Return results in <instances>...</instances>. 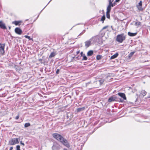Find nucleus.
Returning a JSON list of instances; mask_svg holds the SVG:
<instances>
[{"label":"nucleus","mask_w":150,"mask_h":150,"mask_svg":"<svg viewBox=\"0 0 150 150\" xmlns=\"http://www.w3.org/2000/svg\"><path fill=\"white\" fill-rule=\"evenodd\" d=\"M46 7V6H45V7H44V8H45Z\"/></svg>","instance_id":"nucleus-47"},{"label":"nucleus","mask_w":150,"mask_h":150,"mask_svg":"<svg viewBox=\"0 0 150 150\" xmlns=\"http://www.w3.org/2000/svg\"><path fill=\"white\" fill-rule=\"evenodd\" d=\"M53 136L54 138L59 141L66 147H69L70 146V144L68 141L66 139H64L60 134L57 133H55L53 134Z\"/></svg>","instance_id":"nucleus-1"},{"label":"nucleus","mask_w":150,"mask_h":150,"mask_svg":"<svg viewBox=\"0 0 150 150\" xmlns=\"http://www.w3.org/2000/svg\"><path fill=\"white\" fill-rule=\"evenodd\" d=\"M52 149H53V150H54V145L52 147Z\"/></svg>","instance_id":"nucleus-39"},{"label":"nucleus","mask_w":150,"mask_h":150,"mask_svg":"<svg viewBox=\"0 0 150 150\" xmlns=\"http://www.w3.org/2000/svg\"><path fill=\"white\" fill-rule=\"evenodd\" d=\"M104 80L103 79H101L99 81L100 83V85L102 84L104 82Z\"/></svg>","instance_id":"nucleus-23"},{"label":"nucleus","mask_w":150,"mask_h":150,"mask_svg":"<svg viewBox=\"0 0 150 150\" xmlns=\"http://www.w3.org/2000/svg\"><path fill=\"white\" fill-rule=\"evenodd\" d=\"M91 38H92V40H93V42L94 43L100 44L99 42V38L98 37L96 36L93 37Z\"/></svg>","instance_id":"nucleus-6"},{"label":"nucleus","mask_w":150,"mask_h":150,"mask_svg":"<svg viewBox=\"0 0 150 150\" xmlns=\"http://www.w3.org/2000/svg\"><path fill=\"white\" fill-rule=\"evenodd\" d=\"M108 27V26H104L102 30H104V29H105L107 28Z\"/></svg>","instance_id":"nucleus-33"},{"label":"nucleus","mask_w":150,"mask_h":150,"mask_svg":"<svg viewBox=\"0 0 150 150\" xmlns=\"http://www.w3.org/2000/svg\"><path fill=\"white\" fill-rule=\"evenodd\" d=\"M96 58L98 60L100 59L101 58L100 56V55H97L96 57Z\"/></svg>","instance_id":"nucleus-30"},{"label":"nucleus","mask_w":150,"mask_h":150,"mask_svg":"<svg viewBox=\"0 0 150 150\" xmlns=\"http://www.w3.org/2000/svg\"><path fill=\"white\" fill-rule=\"evenodd\" d=\"M117 97L116 96L111 97L108 99V101L111 102L113 101H117Z\"/></svg>","instance_id":"nucleus-8"},{"label":"nucleus","mask_w":150,"mask_h":150,"mask_svg":"<svg viewBox=\"0 0 150 150\" xmlns=\"http://www.w3.org/2000/svg\"><path fill=\"white\" fill-rule=\"evenodd\" d=\"M118 94L119 96L122 98L123 99H122L120 98H119V100H120V102H122L123 101V100L126 99V98L125 94L124 93H118Z\"/></svg>","instance_id":"nucleus-5"},{"label":"nucleus","mask_w":150,"mask_h":150,"mask_svg":"<svg viewBox=\"0 0 150 150\" xmlns=\"http://www.w3.org/2000/svg\"><path fill=\"white\" fill-rule=\"evenodd\" d=\"M30 125V123H26L25 124L24 127H28Z\"/></svg>","instance_id":"nucleus-22"},{"label":"nucleus","mask_w":150,"mask_h":150,"mask_svg":"<svg viewBox=\"0 0 150 150\" xmlns=\"http://www.w3.org/2000/svg\"><path fill=\"white\" fill-rule=\"evenodd\" d=\"M40 60L41 61V60H40Z\"/></svg>","instance_id":"nucleus-54"},{"label":"nucleus","mask_w":150,"mask_h":150,"mask_svg":"<svg viewBox=\"0 0 150 150\" xmlns=\"http://www.w3.org/2000/svg\"><path fill=\"white\" fill-rule=\"evenodd\" d=\"M142 2L141 1H140L138 5H137V7L139 11H142L143 10V9L142 8Z\"/></svg>","instance_id":"nucleus-9"},{"label":"nucleus","mask_w":150,"mask_h":150,"mask_svg":"<svg viewBox=\"0 0 150 150\" xmlns=\"http://www.w3.org/2000/svg\"><path fill=\"white\" fill-rule=\"evenodd\" d=\"M85 32V30H83L82 32V33H81L79 34V35H82Z\"/></svg>","instance_id":"nucleus-32"},{"label":"nucleus","mask_w":150,"mask_h":150,"mask_svg":"<svg viewBox=\"0 0 150 150\" xmlns=\"http://www.w3.org/2000/svg\"><path fill=\"white\" fill-rule=\"evenodd\" d=\"M118 55V53H116L115 54L112 55L110 57L111 59H113L116 58Z\"/></svg>","instance_id":"nucleus-14"},{"label":"nucleus","mask_w":150,"mask_h":150,"mask_svg":"<svg viewBox=\"0 0 150 150\" xmlns=\"http://www.w3.org/2000/svg\"><path fill=\"white\" fill-rule=\"evenodd\" d=\"M16 150H21L19 145H18L16 146Z\"/></svg>","instance_id":"nucleus-29"},{"label":"nucleus","mask_w":150,"mask_h":150,"mask_svg":"<svg viewBox=\"0 0 150 150\" xmlns=\"http://www.w3.org/2000/svg\"><path fill=\"white\" fill-rule=\"evenodd\" d=\"M79 51H78L76 52V54H78L79 53Z\"/></svg>","instance_id":"nucleus-40"},{"label":"nucleus","mask_w":150,"mask_h":150,"mask_svg":"<svg viewBox=\"0 0 150 150\" xmlns=\"http://www.w3.org/2000/svg\"><path fill=\"white\" fill-rule=\"evenodd\" d=\"M24 37H25V38L28 39L29 40H33L32 38H30V37L28 35H25L24 36Z\"/></svg>","instance_id":"nucleus-21"},{"label":"nucleus","mask_w":150,"mask_h":150,"mask_svg":"<svg viewBox=\"0 0 150 150\" xmlns=\"http://www.w3.org/2000/svg\"><path fill=\"white\" fill-rule=\"evenodd\" d=\"M56 54V52H51L49 56V58H51L54 57Z\"/></svg>","instance_id":"nucleus-13"},{"label":"nucleus","mask_w":150,"mask_h":150,"mask_svg":"<svg viewBox=\"0 0 150 150\" xmlns=\"http://www.w3.org/2000/svg\"><path fill=\"white\" fill-rule=\"evenodd\" d=\"M111 27L112 28V26H111Z\"/></svg>","instance_id":"nucleus-52"},{"label":"nucleus","mask_w":150,"mask_h":150,"mask_svg":"<svg viewBox=\"0 0 150 150\" xmlns=\"http://www.w3.org/2000/svg\"><path fill=\"white\" fill-rule=\"evenodd\" d=\"M125 35L123 33H122L117 35L116 41L119 43H122L125 40Z\"/></svg>","instance_id":"nucleus-2"},{"label":"nucleus","mask_w":150,"mask_h":150,"mask_svg":"<svg viewBox=\"0 0 150 150\" xmlns=\"http://www.w3.org/2000/svg\"><path fill=\"white\" fill-rule=\"evenodd\" d=\"M46 7V6H45V7H44V8H45Z\"/></svg>","instance_id":"nucleus-44"},{"label":"nucleus","mask_w":150,"mask_h":150,"mask_svg":"<svg viewBox=\"0 0 150 150\" xmlns=\"http://www.w3.org/2000/svg\"><path fill=\"white\" fill-rule=\"evenodd\" d=\"M64 150H67V149H64Z\"/></svg>","instance_id":"nucleus-43"},{"label":"nucleus","mask_w":150,"mask_h":150,"mask_svg":"<svg viewBox=\"0 0 150 150\" xmlns=\"http://www.w3.org/2000/svg\"><path fill=\"white\" fill-rule=\"evenodd\" d=\"M48 4H47V5H46V6H47V5Z\"/></svg>","instance_id":"nucleus-50"},{"label":"nucleus","mask_w":150,"mask_h":150,"mask_svg":"<svg viewBox=\"0 0 150 150\" xmlns=\"http://www.w3.org/2000/svg\"><path fill=\"white\" fill-rule=\"evenodd\" d=\"M141 94L144 96L146 95V92L144 90H142L141 91Z\"/></svg>","instance_id":"nucleus-18"},{"label":"nucleus","mask_w":150,"mask_h":150,"mask_svg":"<svg viewBox=\"0 0 150 150\" xmlns=\"http://www.w3.org/2000/svg\"><path fill=\"white\" fill-rule=\"evenodd\" d=\"M137 33H133L130 32H129L128 33V35L130 36H135L137 35Z\"/></svg>","instance_id":"nucleus-15"},{"label":"nucleus","mask_w":150,"mask_h":150,"mask_svg":"<svg viewBox=\"0 0 150 150\" xmlns=\"http://www.w3.org/2000/svg\"><path fill=\"white\" fill-rule=\"evenodd\" d=\"M28 19H27V20H25V21H28Z\"/></svg>","instance_id":"nucleus-48"},{"label":"nucleus","mask_w":150,"mask_h":150,"mask_svg":"<svg viewBox=\"0 0 150 150\" xmlns=\"http://www.w3.org/2000/svg\"><path fill=\"white\" fill-rule=\"evenodd\" d=\"M135 53V52H130L128 55L129 57L130 58L132 57L133 54Z\"/></svg>","instance_id":"nucleus-19"},{"label":"nucleus","mask_w":150,"mask_h":150,"mask_svg":"<svg viewBox=\"0 0 150 150\" xmlns=\"http://www.w3.org/2000/svg\"><path fill=\"white\" fill-rule=\"evenodd\" d=\"M22 21H15L12 22L13 24H14L16 25H20V23H22Z\"/></svg>","instance_id":"nucleus-12"},{"label":"nucleus","mask_w":150,"mask_h":150,"mask_svg":"<svg viewBox=\"0 0 150 150\" xmlns=\"http://www.w3.org/2000/svg\"><path fill=\"white\" fill-rule=\"evenodd\" d=\"M19 142V140L18 138L12 139L9 141V144L11 145H14Z\"/></svg>","instance_id":"nucleus-3"},{"label":"nucleus","mask_w":150,"mask_h":150,"mask_svg":"<svg viewBox=\"0 0 150 150\" xmlns=\"http://www.w3.org/2000/svg\"><path fill=\"white\" fill-rule=\"evenodd\" d=\"M84 108H79L77 109V111H78L80 112L82 110H83L84 109Z\"/></svg>","instance_id":"nucleus-26"},{"label":"nucleus","mask_w":150,"mask_h":150,"mask_svg":"<svg viewBox=\"0 0 150 150\" xmlns=\"http://www.w3.org/2000/svg\"><path fill=\"white\" fill-rule=\"evenodd\" d=\"M92 41V38H91L89 40H88L85 42V46L86 48H88L91 45Z\"/></svg>","instance_id":"nucleus-7"},{"label":"nucleus","mask_w":150,"mask_h":150,"mask_svg":"<svg viewBox=\"0 0 150 150\" xmlns=\"http://www.w3.org/2000/svg\"><path fill=\"white\" fill-rule=\"evenodd\" d=\"M105 15H103L101 18V19L100 20V21L102 22V23H104V21L105 20Z\"/></svg>","instance_id":"nucleus-20"},{"label":"nucleus","mask_w":150,"mask_h":150,"mask_svg":"<svg viewBox=\"0 0 150 150\" xmlns=\"http://www.w3.org/2000/svg\"><path fill=\"white\" fill-rule=\"evenodd\" d=\"M120 0H115V2H118Z\"/></svg>","instance_id":"nucleus-37"},{"label":"nucleus","mask_w":150,"mask_h":150,"mask_svg":"<svg viewBox=\"0 0 150 150\" xmlns=\"http://www.w3.org/2000/svg\"><path fill=\"white\" fill-rule=\"evenodd\" d=\"M93 53V52L92 50H90L87 53V55L88 56H91Z\"/></svg>","instance_id":"nucleus-17"},{"label":"nucleus","mask_w":150,"mask_h":150,"mask_svg":"<svg viewBox=\"0 0 150 150\" xmlns=\"http://www.w3.org/2000/svg\"><path fill=\"white\" fill-rule=\"evenodd\" d=\"M46 7V6H45V7H44V8H45Z\"/></svg>","instance_id":"nucleus-46"},{"label":"nucleus","mask_w":150,"mask_h":150,"mask_svg":"<svg viewBox=\"0 0 150 150\" xmlns=\"http://www.w3.org/2000/svg\"><path fill=\"white\" fill-rule=\"evenodd\" d=\"M110 12H106L107 18L109 19L110 18Z\"/></svg>","instance_id":"nucleus-24"},{"label":"nucleus","mask_w":150,"mask_h":150,"mask_svg":"<svg viewBox=\"0 0 150 150\" xmlns=\"http://www.w3.org/2000/svg\"><path fill=\"white\" fill-rule=\"evenodd\" d=\"M48 4H47V5H46V6H47V5Z\"/></svg>","instance_id":"nucleus-49"},{"label":"nucleus","mask_w":150,"mask_h":150,"mask_svg":"<svg viewBox=\"0 0 150 150\" xmlns=\"http://www.w3.org/2000/svg\"><path fill=\"white\" fill-rule=\"evenodd\" d=\"M20 144H21L23 146L24 145V143H23L22 141H21L20 142Z\"/></svg>","instance_id":"nucleus-36"},{"label":"nucleus","mask_w":150,"mask_h":150,"mask_svg":"<svg viewBox=\"0 0 150 150\" xmlns=\"http://www.w3.org/2000/svg\"><path fill=\"white\" fill-rule=\"evenodd\" d=\"M116 2H115V1L113 3H112L111 4H110V6L112 7H113L114 6H115V3Z\"/></svg>","instance_id":"nucleus-27"},{"label":"nucleus","mask_w":150,"mask_h":150,"mask_svg":"<svg viewBox=\"0 0 150 150\" xmlns=\"http://www.w3.org/2000/svg\"><path fill=\"white\" fill-rule=\"evenodd\" d=\"M40 60L41 61V60H40Z\"/></svg>","instance_id":"nucleus-53"},{"label":"nucleus","mask_w":150,"mask_h":150,"mask_svg":"<svg viewBox=\"0 0 150 150\" xmlns=\"http://www.w3.org/2000/svg\"><path fill=\"white\" fill-rule=\"evenodd\" d=\"M87 59V58L84 55V56H83V58L82 59L83 60H86Z\"/></svg>","instance_id":"nucleus-28"},{"label":"nucleus","mask_w":150,"mask_h":150,"mask_svg":"<svg viewBox=\"0 0 150 150\" xmlns=\"http://www.w3.org/2000/svg\"><path fill=\"white\" fill-rule=\"evenodd\" d=\"M113 1V0L112 1H111V0H109V5H110V4H111L112 3Z\"/></svg>","instance_id":"nucleus-31"},{"label":"nucleus","mask_w":150,"mask_h":150,"mask_svg":"<svg viewBox=\"0 0 150 150\" xmlns=\"http://www.w3.org/2000/svg\"><path fill=\"white\" fill-rule=\"evenodd\" d=\"M111 6L110 5L108 6L107 8V11L106 12H110L111 10Z\"/></svg>","instance_id":"nucleus-16"},{"label":"nucleus","mask_w":150,"mask_h":150,"mask_svg":"<svg viewBox=\"0 0 150 150\" xmlns=\"http://www.w3.org/2000/svg\"><path fill=\"white\" fill-rule=\"evenodd\" d=\"M13 149V147H11L10 148L9 150H12Z\"/></svg>","instance_id":"nucleus-38"},{"label":"nucleus","mask_w":150,"mask_h":150,"mask_svg":"<svg viewBox=\"0 0 150 150\" xmlns=\"http://www.w3.org/2000/svg\"><path fill=\"white\" fill-rule=\"evenodd\" d=\"M5 44H4L0 43V54H3L5 52L4 47Z\"/></svg>","instance_id":"nucleus-4"},{"label":"nucleus","mask_w":150,"mask_h":150,"mask_svg":"<svg viewBox=\"0 0 150 150\" xmlns=\"http://www.w3.org/2000/svg\"><path fill=\"white\" fill-rule=\"evenodd\" d=\"M15 33L19 35H21L22 33L21 30L18 28H16L15 29Z\"/></svg>","instance_id":"nucleus-11"},{"label":"nucleus","mask_w":150,"mask_h":150,"mask_svg":"<svg viewBox=\"0 0 150 150\" xmlns=\"http://www.w3.org/2000/svg\"><path fill=\"white\" fill-rule=\"evenodd\" d=\"M19 118V115H18L16 117L15 119L16 120H18V119Z\"/></svg>","instance_id":"nucleus-35"},{"label":"nucleus","mask_w":150,"mask_h":150,"mask_svg":"<svg viewBox=\"0 0 150 150\" xmlns=\"http://www.w3.org/2000/svg\"><path fill=\"white\" fill-rule=\"evenodd\" d=\"M48 4H47V5H46V6H47V5Z\"/></svg>","instance_id":"nucleus-51"},{"label":"nucleus","mask_w":150,"mask_h":150,"mask_svg":"<svg viewBox=\"0 0 150 150\" xmlns=\"http://www.w3.org/2000/svg\"><path fill=\"white\" fill-rule=\"evenodd\" d=\"M52 0H50V1L48 3V4H49V3Z\"/></svg>","instance_id":"nucleus-42"},{"label":"nucleus","mask_w":150,"mask_h":150,"mask_svg":"<svg viewBox=\"0 0 150 150\" xmlns=\"http://www.w3.org/2000/svg\"><path fill=\"white\" fill-rule=\"evenodd\" d=\"M141 24V23L139 22H137L135 23V25L136 26H138L140 25Z\"/></svg>","instance_id":"nucleus-25"},{"label":"nucleus","mask_w":150,"mask_h":150,"mask_svg":"<svg viewBox=\"0 0 150 150\" xmlns=\"http://www.w3.org/2000/svg\"><path fill=\"white\" fill-rule=\"evenodd\" d=\"M59 69H57L56 71V74H58L59 73Z\"/></svg>","instance_id":"nucleus-34"},{"label":"nucleus","mask_w":150,"mask_h":150,"mask_svg":"<svg viewBox=\"0 0 150 150\" xmlns=\"http://www.w3.org/2000/svg\"><path fill=\"white\" fill-rule=\"evenodd\" d=\"M46 7V6H45V7H44V8H45Z\"/></svg>","instance_id":"nucleus-45"},{"label":"nucleus","mask_w":150,"mask_h":150,"mask_svg":"<svg viewBox=\"0 0 150 150\" xmlns=\"http://www.w3.org/2000/svg\"><path fill=\"white\" fill-rule=\"evenodd\" d=\"M0 28L3 29H7L5 24L2 21H0Z\"/></svg>","instance_id":"nucleus-10"},{"label":"nucleus","mask_w":150,"mask_h":150,"mask_svg":"<svg viewBox=\"0 0 150 150\" xmlns=\"http://www.w3.org/2000/svg\"><path fill=\"white\" fill-rule=\"evenodd\" d=\"M81 56H82V54H83V52H81Z\"/></svg>","instance_id":"nucleus-41"}]
</instances>
